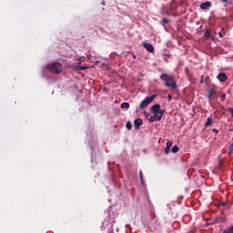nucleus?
<instances>
[{
	"label": "nucleus",
	"instance_id": "1",
	"mask_svg": "<svg viewBox=\"0 0 233 233\" xmlns=\"http://www.w3.org/2000/svg\"><path fill=\"white\" fill-rule=\"evenodd\" d=\"M151 112L155 114L151 116L150 113L145 111L144 115L146 116L147 119L150 121V123H154L155 121H161L163 119V114H165V110H161V105L156 104L151 106Z\"/></svg>",
	"mask_w": 233,
	"mask_h": 233
},
{
	"label": "nucleus",
	"instance_id": "2",
	"mask_svg": "<svg viewBox=\"0 0 233 233\" xmlns=\"http://www.w3.org/2000/svg\"><path fill=\"white\" fill-rule=\"evenodd\" d=\"M205 83L208 86V95L207 97L208 99L209 105H212V101H216L218 99V86L208 81V77H206Z\"/></svg>",
	"mask_w": 233,
	"mask_h": 233
},
{
	"label": "nucleus",
	"instance_id": "3",
	"mask_svg": "<svg viewBox=\"0 0 233 233\" xmlns=\"http://www.w3.org/2000/svg\"><path fill=\"white\" fill-rule=\"evenodd\" d=\"M160 79L165 82V86L170 88V90H176L177 88V83L173 76L168 74H162Z\"/></svg>",
	"mask_w": 233,
	"mask_h": 233
},
{
	"label": "nucleus",
	"instance_id": "4",
	"mask_svg": "<svg viewBox=\"0 0 233 233\" xmlns=\"http://www.w3.org/2000/svg\"><path fill=\"white\" fill-rule=\"evenodd\" d=\"M48 70L54 74H61L63 72V66L59 63H53L47 66Z\"/></svg>",
	"mask_w": 233,
	"mask_h": 233
},
{
	"label": "nucleus",
	"instance_id": "5",
	"mask_svg": "<svg viewBox=\"0 0 233 233\" xmlns=\"http://www.w3.org/2000/svg\"><path fill=\"white\" fill-rule=\"evenodd\" d=\"M157 97L156 95H151L150 96H147L139 106L140 110H144V108H147L152 101H154V98Z\"/></svg>",
	"mask_w": 233,
	"mask_h": 233
},
{
	"label": "nucleus",
	"instance_id": "6",
	"mask_svg": "<svg viewBox=\"0 0 233 233\" xmlns=\"http://www.w3.org/2000/svg\"><path fill=\"white\" fill-rule=\"evenodd\" d=\"M217 79H218V81H220V83H225L227 81V79H228V77L227 76V74L219 73L217 76Z\"/></svg>",
	"mask_w": 233,
	"mask_h": 233
},
{
	"label": "nucleus",
	"instance_id": "7",
	"mask_svg": "<svg viewBox=\"0 0 233 233\" xmlns=\"http://www.w3.org/2000/svg\"><path fill=\"white\" fill-rule=\"evenodd\" d=\"M218 206L219 207V208L228 209V208H230V202L222 201V202H219Z\"/></svg>",
	"mask_w": 233,
	"mask_h": 233
},
{
	"label": "nucleus",
	"instance_id": "8",
	"mask_svg": "<svg viewBox=\"0 0 233 233\" xmlns=\"http://www.w3.org/2000/svg\"><path fill=\"white\" fill-rule=\"evenodd\" d=\"M144 48L147 50V52H150V54H154V46L152 44L144 43L143 44Z\"/></svg>",
	"mask_w": 233,
	"mask_h": 233
},
{
	"label": "nucleus",
	"instance_id": "9",
	"mask_svg": "<svg viewBox=\"0 0 233 233\" xmlns=\"http://www.w3.org/2000/svg\"><path fill=\"white\" fill-rule=\"evenodd\" d=\"M205 38L206 39H212V41H214V39H216V36H214V35H212L210 30L206 29V31H205Z\"/></svg>",
	"mask_w": 233,
	"mask_h": 233
},
{
	"label": "nucleus",
	"instance_id": "10",
	"mask_svg": "<svg viewBox=\"0 0 233 233\" xmlns=\"http://www.w3.org/2000/svg\"><path fill=\"white\" fill-rule=\"evenodd\" d=\"M135 127L137 129L141 125H143V120L141 118H137L134 121Z\"/></svg>",
	"mask_w": 233,
	"mask_h": 233
},
{
	"label": "nucleus",
	"instance_id": "11",
	"mask_svg": "<svg viewBox=\"0 0 233 233\" xmlns=\"http://www.w3.org/2000/svg\"><path fill=\"white\" fill-rule=\"evenodd\" d=\"M214 125V120L212 117H208L205 123V127H212Z\"/></svg>",
	"mask_w": 233,
	"mask_h": 233
},
{
	"label": "nucleus",
	"instance_id": "12",
	"mask_svg": "<svg viewBox=\"0 0 233 233\" xmlns=\"http://www.w3.org/2000/svg\"><path fill=\"white\" fill-rule=\"evenodd\" d=\"M217 223H225L227 221V218L225 217H218L216 218Z\"/></svg>",
	"mask_w": 233,
	"mask_h": 233
},
{
	"label": "nucleus",
	"instance_id": "13",
	"mask_svg": "<svg viewBox=\"0 0 233 233\" xmlns=\"http://www.w3.org/2000/svg\"><path fill=\"white\" fill-rule=\"evenodd\" d=\"M185 74H186V76H187L189 80L192 79V75H190V69H188V67L185 68Z\"/></svg>",
	"mask_w": 233,
	"mask_h": 233
},
{
	"label": "nucleus",
	"instance_id": "14",
	"mask_svg": "<svg viewBox=\"0 0 233 233\" xmlns=\"http://www.w3.org/2000/svg\"><path fill=\"white\" fill-rule=\"evenodd\" d=\"M121 108H126L127 110H128V108H130V104H128L127 102H124L121 104Z\"/></svg>",
	"mask_w": 233,
	"mask_h": 233
},
{
	"label": "nucleus",
	"instance_id": "15",
	"mask_svg": "<svg viewBox=\"0 0 233 233\" xmlns=\"http://www.w3.org/2000/svg\"><path fill=\"white\" fill-rule=\"evenodd\" d=\"M210 6H212V2L206 1L205 2V10H208V8H210Z\"/></svg>",
	"mask_w": 233,
	"mask_h": 233
},
{
	"label": "nucleus",
	"instance_id": "16",
	"mask_svg": "<svg viewBox=\"0 0 233 233\" xmlns=\"http://www.w3.org/2000/svg\"><path fill=\"white\" fill-rule=\"evenodd\" d=\"M171 152H173V154H177V152H179V147L173 146L171 148Z\"/></svg>",
	"mask_w": 233,
	"mask_h": 233
},
{
	"label": "nucleus",
	"instance_id": "17",
	"mask_svg": "<svg viewBox=\"0 0 233 233\" xmlns=\"http://www.w3.org/2000/svg\"><path fill=\"white\" fill-rule=\"evenodd\" d=\"M223 233H233V226L228 228L223 231Z\"/></svg>",
	"mask_w": 233,
	"mask_h": 233
},
{
	"label": "nucleus",
	"instance_id": "18",
	"mask_svg": "<svg viewBox=\"0 0 233 233\" xmlns=\"http://www.w3.org/2000/svg\"><path fill=\"white\" fill-rule=\"evenodd\" d=\"M139 176H140V181L142 185H145V180L143 179V170L139 171Z\"/></svg>",
	"mask_w": 233,
	"mask_h": 233
},
{
	"label": "nucleus",
	"instance_id": "19",
	"mask_svg": "<svg viewBox=\"0 0 233 233\" xmlns=\"http://www.w3.org/2000/svg\"><path fill=\"white\" fill-rule=\"evenodd\" d=\"M126 127H127V130H132V123L127 122Z\"/></svg>",
	"mask_w": 233,
	"mask_h": 233
},
{
	"label": "nucleus",
	"instance_id": "20",
	"mask_svg": "<svg viewBox=\"0 0 233 233\" xmlns=\"http://www.w3.org/2000/svg\"><path fill=\"white\" fill-rule=\"evenodd\" d=\"M167 148H171L172 147V141H167L166 144Z\"/></svg>",
	"mask_w": 233,
	"mask_h": 233
},
{
	"label": "nucleus",
	"instance_id": "21",
	"mask_svg": "<svg viewBox=\"0 0 233 233\" xmlns=\"http://www.w3.org/2000/svg\"><path fill=\"white\" fill-rule=\"evenodd\" d=\"M225 99H227V94H222L220 96V100L225 101Z\"/></svg>",
	"mask_w": 233,
	"mask_h": 233
},
{
	"label": "nucleus",
	"instance_id": "22",
	"mask_svg": "<svg viewBox=\"0 0 233 233\" xmlns=\"http://www.w3.org/2000/svg\"><path fill=\"white\" fill-rule=\"evenodd\" d=\"M162 24L163 25H168V19L167 18H163L162 19Z\"/></svg>",
	"mask_w": 233,
	"mask_h": 233
},
{
	"label": "nucleus",
	"instance_id": "23",
	"mask_svg": "<svg viewBox=\"0 0 233 233\" xmlns=\"http://www.w3.org/2000/svg\"><path fill=\"white\" fill-rule=\"evenodd\" d=\"M164 152H165V154H169L170 153V148L165 147Z\"/></svg>",
	"mask_w": 233,
	"mask_h": 233
},
{
	"label": "nucleus",
	"instance_id": "24",
	"mask_svg": "<svg viewBox=\"0 0 233 233\" xmlns=\"http://www.w3.org/2000/svg\"><path fill=\"white\" fill-rule=\"evenodd\" d=\"M228 112H229L233 117V108L232 107H228Z\"/></svg>",
	"mask_w": 233,
	"mask_h": 233
},
{
	"label": "nucleus",
	"instance_id": "25",
	"mask_svg": "<svg viewBox=\"0 0 233 233\" xmlns=\"http://www.w3.org/2000/svg\"><path fill=\"white\" fill-rule=\"evenodd\" d=\"M200 8H201V10H205V3H202V4L200 5Z\"/></svg>",
	"mask_w": 233,
	"mask_h": 233
},
{
	"label": "nucleus",
	"instance_id": "26",
	"mask_svg": "<svg viewBox=\"0 0 233 233\" xmlns=\"http://www.w3.org/2000/svg\"><path fill=\"white\" fill-rule=\"evenodd\" d=\"M167 99H168V101H172V95L169 94V95L167 96Z\"/></svg>",
	"mask_w": 233,
	"mask_h": 233
},
{
	"label": "nucleus",
	"instance_id": "27",
	"mask_svg": "<svg viewBox=\"0 0 233 233\" xmlns=\"http://www.w3.org/2000/svg\"><path fill=\"white\" fill-rule=\"evenodd\" d=\"M212 132H214L215 134H218V132H219V130L216 129V128H213L212 129Z\"/></svg>",
	"mask_w": 233,
	"mask_h": 233
},
{
	"label": "nucleus",
	"instance_id": "28",
	"mask_svg": "<svg viewBox=\"0 0 233 233\" xmlns=\"http://www.w3.org/2000/svg\"><path fill=\"white\" fill-rule=\"evenodd\" d=\"M218 35H219V37H223V33L218 32Z\"/></svg>",
	"mask_w": 233,
	"mask_h": 233
},
{
	"label": "nucleus",
	"instance_id": "29",
	"mask_svg": "<svg viewBox=\"0 0 233 233\" xmlns=\"http://www.w3.org/2000/svg\"><path fill=\"white\" fill-rule=\"evenodd\" d=\"M203 76H201V80H200V83L203 84Z\"/></svg>",
	"mask_w": 233,
	"mask_h": 233
},
{
	"label": "nucleus",
	"instance_id": "30",
	"mask_svg": "<svg viewBox=\"0 0 233 233\" xmlns=\"http://www.w3.org/2000/svg\"><path fill=\"white\" fill-rule=\"evenodd\" d=\"M222 3H228V0H222Z\"/></svg>",
	"mask_w": 233,
	"mask_h": 233
},
{
	"label": "nucleus",
	"instance_id": "31",
	"mask_svg": "<svg viewBox=\"0 0 233 233\" xmlns=\"http://www.w3.org/2000/svg\"><path fill=\"white\" fill-rule=\"evenodd\" d=\"M80 70H85V67H80Z\"/></svg>",
	"mask_w": 233,
	"mask_h": 233
},
{
	"label": "nucleus",
	"instance_id": "32",
	"mask_svg": "<svg viewBox=\"0 0 233 233\" xmlns=\"http://www.w3.org/2000/svg\"><path fill=\"white\" fill-rule=\"evenodd\" d=\"M133 58L136 59V55H133Z\"/></svg>",
	"mask_w": 233,
	"mask_h": 233
},
{
	"label": "nucleus",
	"instance_id": "33",
	"mask_svg": "<svg viewBox=\"0 0 233 233\" xmlns=\"http://www.w3.org/2000/svg\"><path fill=\"white\" fill-rule=\"evenodd\" d=\"M202 218L205 219V215H202Z\"/></svg>",
	"mask_w": 233,
	"mask_h": 233
}]
</instances>
